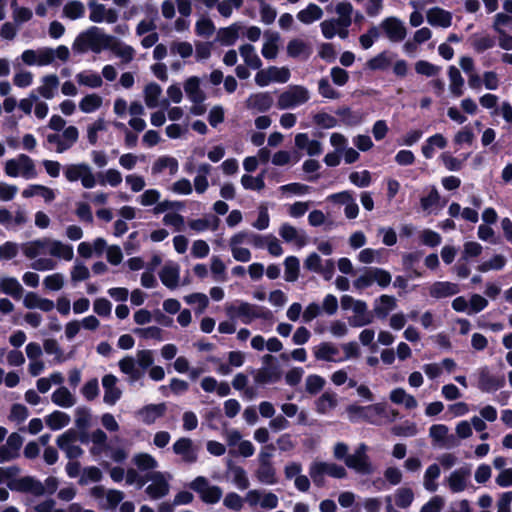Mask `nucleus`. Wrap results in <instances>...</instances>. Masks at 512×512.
Instances as JSON below:
<instances>
[{"mask_svg": "<svg viewBox=\"0 0 512 512\" xmlns=\"http://www.w3.org/2000/svg\"><path fill=\"white\" fill-rule=\"evenodd\" d=\"M320 29L323 37L327 40L335 36L346 39L349 35L348 27L343 26L335 18L324 20L320 23Z\"/></svg>", "mask_w": 512, "mask_h": 512, "instance_id": "28", "label": "nucleus"}, {"mask_svg": "<svg viewBox=\"0 0 512 512\" xmlns=\"http://www.w3.org/2000/svg\"><path fill=\"white\" fill-rule=\"evenodd\" d=\"M111 41V35L105 34L100 28L92 26L75 38L72 48L77 53H84L88 50L100 53L102 50L108 49Z\"/></svg>", "mask_w": 512, "mask_h": 512, "instance_id": "2", "label": "nucleus"}, {"mask_svg": "<svg viewBox=\"0 0 512 512\" xmlns=\"http://www.w3.org/2000/svg\"><path fill=\"white\" fill-rule=\"evenodd\" d=\"M338 404L337 395L332 392L323 393L316 401V409L320 414H326Z\"/></svg>", "mask_w": 512, "mask_h": 512, "instance_id": "63", "label": "nucleus"}, {"mask_svg": "<svg viewBox=\"0 0 512 512\" xmlns=\"http://www.w3.org/2000/svg\"><path fill=\"white\" fill-rule=\"evenodd\" d=\"M132 462L142 472L152 471L156 469L159 464L158 461L149 453H137L133 456Z\"/></svg>", "mask_w": 512, "mask_h": 512, "instance_id": "56", "label": "nucleus"}, {"mask_svg": "<svg viewBox=\"0 0 512 512\" xmlns=\"http://www.w3.org/2000/svg\"><path fill=\"white\" fill-rule=\"evenodd\" d=\"M245 502L251 508L259 507L264 510H273L278 507L279 498L269 490L251 489L245 494Z\"/></svg>", "mask_w": 512, "mask_h": 512, "instance_id": "12", "label": "nucleus"}, {"mask_svg": "<svg viewBox=\"0 0 512 512\" xmlns=\"http://www.w3.org/2000/svg\"><path fill=\"white\" fill-rule=\"evenodd\" d=\"M240 28L238 24H232L229 27L220 29L217 33V40L224 46L235 44L239 37Z\"/></svg>", "mask_w": 512, "mask_h": 512, "instance_id": "61", "label": "nucleus"}, {"mask_svg": "<svg viewBox=\"0 0 512 512\" xmlns=\"http://www.w3.org/2000/svg\"><path fill=\"white\" fill-rule=\"evenodd\" d=\"M75 78L79 85L92 89L100 88L103 84L102 77L91 70L81 71L76 74Z\"/></svg>", "mask_w": 512, "mask_h": 512, "instance_id": "51", "label": "nucleus"}, {"mask_svg": "<svg viewBox=\"0 0 512 512\" xmlns=\"http://www.w3.org/2000/svg\"><path fill=\"white\" fill-rule=\"evenodd\" d=\"M162 284L168 289H175L180 282V266L176 262L168 261L159 272Z\"/></svg>", "mask_w": 512, "mask_h": 512, "instance_id": "25", "label": "nucleus"}, {"mask_svg": "<svg viewBox=\"0 0 512 512\" xmlns=\"http://www.w3.org/2000/svg\"><path fill=\"white\" fill-rule=\"evenodd\" d=\"M352 311L354 315L348 320L352 327H363L373 322V316L369 312L366 302L361 301Z\"/></svg>", "mask_w": 512, "mask_h": 512, "instance_id": "37", "label": "nucleus"}, {"mask_svg": "<svg viewBox=\"0 0 512 512\" xmlns=\"http://www.w3.org/2000/svg\"><path fill=\"white\" fill-rule=\"evenodd\" d=\"M387 38L392 42H401L407 35L405 24L397 17H387L381 24Z\"/></svg>", "mask_w": 512, "mask_h": 512, "instance_id": "21", "label": "nucleus"}, {"mask_svg": "<svg viewBox=\"0 0 512 512\" xmlns=\"http://www.w3.org/2000/svg\"><path fill=\"white\" fill-rule=\"evenodd\" d=\"M169 477L170 476L167 477L164 473L159 471L146 474L145 480L151 482L145 489L149 498L157 500L168 495L170 491Z\"/></svg>", "mask_w": 512, "mask_h": 512, "instance_id": "14", "label": "nucleus"}, {"mask_svg": "<svg viewBox=\"0 0 512 512\" xmlns=\"http://www.w3.org/2000/svg\"><path fill=\"white\" fill-rule=\"evenodd\" d=\"M118 379L113 374H107L102 378L104 389L103 402L113 406L122 396V390L117 386Z\"/></svg>", "mask_w": 512, "mask_h": 512, "instance_id": "24", "label": "nucleus"}, {"mask_svg": "<svg viewBox=\"0 0 512 512\" xmlns=\"http://www.w3.org/2000/svg\"><path fill=\"white\" fill-rule=\"evenodd\" d=\"M335 12L338 15V18H335L336 21H338L343 26H346L349 28V26L352 23V13H353V6L349 2H340L335 7Z\"/></svg>", "mask_w": 512, "mask_h": 512, "instance_id": "64", "label": "nucleus"}, {"mask_svg": "<svg viewBox=\"0 0 512 512\" xmlns=\"http://www.w3.org/2000/svg\"><path fill=\"white\" fill-rule=\"evenodd\" d=\"M23 305L27 309H39L43 312H50L55 308V303L52 300L41 297L32 291L24 295Z\"/></svg>", "mask_w": 512, "mask_h": 512, "instance_id": "29", "label": "nucleus"}, {"mask_svg": "<svg viewBox=\"0 0 512 512\" xmlns=\"http://www.w3.org/2000/svg\"><path fill=\"white\" fill-rule=\"evenodd\" d=\"M470 469L468 467H460L452 471L445 478V485L451 493H461L465 491L470 485Z\"/></svg>", "mask_w": 512, "mask_h": 512, "instance_id": "16", "label": "nucleus"}, {"mask_svg": "<svg viewBox=\"0 0 512 512\" xmlns=\"http://www.w3.org/2000/svg\"><path fill=\"white\" fill-rule=\"evenodd\" d=\"M144 101L148 108H156L160 105L162 88L157 83H149L144 88Z\"/></svg>", "mask_w": 512, "mask_h": 512, "instance_id": "57", "label": "nucleus"}, {"mask_svg": "<svg viewBox=\"0 0 512 512\" xmlns=\"http://www.w3.org/2000/svg\"><path fill=\"white\" fill-rule=\"evenodd\" d=\"M392 280L391 274L378 267L366 268L362 274L353 282L357 290H363L377 283L380 287H387Z\"/></svg>", "mask_w": 512, "mask_h": 512, "instance_id": "10", "label": "nucleus"}, {"mask_svg": "<svg viewBox=\"0 0 512 512\" xmlns=\"http://www.w3.org/2000/svg\"><path fill=\"white\" fill-rule=\"evenodd\" d=\"M166 411V405L160 404H149L141 408L137 415L145 424H153L157 419L162 417Z\"/></svg>", "mask_w": 512, "mask_h": 512, "instance_id": "38", "label": "nucleus"}, {"mask_svg": "<svg viewBox=\"0 0 512 512\" xmlns=\"http://www.w3.org/2000/svg\"><path fill=\"white\" fill-rule=\"evenodd\" d=\"M279 235L284 241L292 243L299 248L303 247L307 243L305 233L288 223H284L280 226Z\"/></svg>", "mask_w": 512, "mask_h": 512, "instance_id": "30", "label": "nucleus"}, {"mask_svg": "<svg viewBox=\"0 0 512 512\" xmlns=\"http://www.w3.org/2000/svg\"><path fill=\"white\" fill-rule=\"evenodd\" d=\"M51 400L54 404L63 408H70L76 403L75 396L64 386L52 393Z\"/></svg>", "mask_w": 512, "mask_h": 512, "instance_id": "54", "label": "nucleus"}, {"mask_svg": "<svg viewBox=\"0 0 512 512\" xmlns=\"http://www.w3.org/2000/svg\"><path fill=\"white\" fill-rule=\"evenodd\" d=\"M92 447L90 453L94 456L100 455L103 451L108 450L107 435L101 429H96L90 435Z\"/></svg>", "mask_w": 512, "mask_h": 512, "instance_id": "62", "label": "nucleus"}, {"mask_svg": "<svg viewBox=\"0 0 512 512\" xmlns=\"http://www.w3.org/2000/svg\"><path fill=\"white\" fill-rule=\"evenodd\" d=\"M440 467L438 464H431L427 467L423 475V487L429 492H435L438 489L437 479L440 476Z\"/></svg>", "mask_w": 512, "mask_h": 512, "instance_id": "55", "label": "nucleus"}, {"mask_svg": "<svg viewBox=\"0 0 512 512\" xmlns=\"http://www.w3.org/2000/svg\"><path fill=\"white\" fill-rule=\"evenodd\" d=\"M239 54L247 67L253 70H259L262 67V60L251 44H242L239 46Z\"/></svg>", "mask_w": 512, "mask_h": 512, "instance_id": "42", "label": "nucleus"}, {"mask_svg": "<svg viewBox=\"0 0 512 512\" xmlns=\"http://www.w3.org/2000/svg\"><path fill=\"white\" fill-rule=\"evenodd\" d=\"M228 473L231 476L232 482L240 490H246L250 486V481L247 472L241 466L230 465Z\"/></svg>", "mask_w": 512, "mask_h": 512, "instance_id": "58", "label": "nucleus"}, {"mask_svg": "<svg viewBox=\"0 0 512 512\" xmlns=\"http://www.w3.org/2000/svg\"><path fill=\"white\" fill-rule=\"evenodd\" d=\"M152 174L159 175L164 170H168L171 176H174L179 170V164L176 158L171 156H160L152 165Z\"/></svg>", "mask_w": 512, "mask_h": 512, "instance_id": "43", "label": "nucleus"}, {"mask_svg": "<svg viewBox=\"0 0 512 512\" xmlns=\"http://www.w3.org/2000/svg\"><path fill=\"white\" fill-rule=\"evenodd\" d=\"M22 62L28 66H48L52 64V54L49 47L26 49L20 56Z\"/></svg>", "mask_w": 512, "mask_h": 512, "instance_id": "19", "label": "nucleus"}, {"mask_svg": "<svg viewBox=\"0 0 512 512\" xmlns=\"http://www.w3.org/2000/svg\"><path fill=\"white\" fill-rule=\"evenodd\" d=\"M219 219L215 216H207L201 219H193L188 222V226L195 232H203L211 229L216 230L219 226Z\"/></svg>", "mask_w": 512, "mask_h": 512, "instance_id": "60", "label": "nucleus"}, {"mask_svg": "<svg viewBox=\"0 0 512 512\" xmlns=\"http://www.w3.org/2000/svg\"><path fill=\"white\" fill-rule=\"evenodd\" d=\"M225 311L230 317L240 318L244 324H250L255 319H271L272 312L264 307L257 306L245 301H236L227 304Z\"/></svg>", "mask_w": 512, "mask_h": 512, "instance_id": "3", "label": "nucleus"}, {"mask_svg": "<svg viewBox=\"0 0 512 512\" xmlns=\"http://www.w3.org/2000/svg\"><path fill=\"white\" fill-rule=\"evenodd\" d=\"M311 98V92L303 85H289L277 98V108L280 110L294 109L306 104Z\"/></svg>", "mask_w": 512, "mask_h": 512, "instance_id": "5", "label": "nucleus"}, {"mask_svg": "<svg viewBox=\"0 0 512 512\" xmlns=\"http://www.w3.org/2000/svg\"><path fill=\"white\" fill-rule=\"evenodd\" d=\"M184 90L193 103H201L205 99V95L200 89V80L196 76L189 77L185 81Z\"/></svg>", "mask_w": 512, "mask_h": 512, "instance_id": "47", "label": "nucleus"}, {"mask_svg": "<svg viewBox=\"0 0 512 512\" xmlns=\"http://www.w3.org/2000/svg\"><path fill=\"white\" fill-rule=\"evenodd\" d=\"M21 249L23 255L33 260L31 268L35 271H50L57 267L53 258L71 261L74 257L73 246L51 237L37 238L19 245L13 241L0 244V261L14 259Z\"/></svg>", "mask_w": 512, "mask_h": 512, "instance_id": "1", "label": "nucleus"}, {"mask_svg": "<svg viewBox=\"0 0 512 512\" xmlns=\"http://www.w3.org/2000/svg\"><path fill=\"white\" fill-rule=\"evenodd\" d=\"M392 500H394L397 507L407 509L414 500V492L409 487H400L395 490L393 495L386 496V512H398L392 504Z\"/></svg>", "mask_w": 512, "mask_h": 512, "instance_id": "18", "label": "nucleus"}, {"mask_svg": "<svg viewBox=\"0 0 512 512\" xmlns=\"http://www.w3.org/2000/svg\"><path fill=\"white\" fill-rule=\"evenodd\" d=\"M312 352L319 361L342 362L338 347L331 342H321L312 348Z\"/></svg>", "mask_w": 512, "mask_h": 512, "instance_id": "26", "label": "nucleus"}, {"mask_svg": "<svg viewBox=\"0 0 512 512\" xmlns=\"http://www.w3.org/2000/svg\"><path fill=\"white\" fill-rule=\"evenodd\" d=\"M255 477L265 485H275L277 483L276 469L272 463H258Z\"/></svg>", "mask_w": 512, "mask_h": 512, "instance_id": "46", "label": "nucleus"}, {"mask_svg": "<svg viewBox=\"0 0 512 512\" xmlns=\"http://www.w3.org/2000/svg\"><path fill=\"white\" fill-rule=\"evenodd\" d=\"M245 103L248 109L265 112L271 108L273 98L267 92H258L251 94Z\"/></svg>", "mask_w": 512, "mask_h": 512, "instance_id": "33", "label": "nucleus"}, {"mask_svg": "<svg viewBox=\"0 0 512 512\" xmlns=\"http://www.w3.org/2000/svg\"><path fill=\"white\" fill-rule=\"evenodd\" d=\"M452 19V13L440 7L430 8L426 12V20L433 27L449 28L452 24Z\"/></svg>", "mask_w": 512, "mask_h": 512, "instance_id": "27", "label": "nucleus"}, {"mask_svg": "<svg viewBox=\"0 0 512 512\" xmlns=\"http://www.w3.org/2000/svg\"><path fill=\"white\" fill-rule=\"evenodd\" d=\"M59 86V78L56 74H48L40 79V85L36 92L44 99L51 100L55 97Z\"/></svg>", "mask_w": 512, "mask_h": 512, "instance_id": "32", "label": "nucleus"}, {"mask_svg": "<svg viewBox=\"0 0 512 512\" xmlns=\"http://www.w3.org/2000/svg\"><path fill=\"white\" fill-rule=\"evenodd\" d=\"M14 488L20 492H29L35 496H41L44 494V487H42V483L29 476L17 480Z\"/></svg>", "mask_w": 512, "mask_h": 512, "instance_id": "45", "label": "nucleus"}, {"mask_svg": "<svg viewBox=\"0 0 512 512\" xmlns=\"http://www.w3.org/2000/svg\"><path fill=\"white\" fill-rule=\"evenodd\" d=\"M295 146L300 150H305L309 156L320 155L323 151L322 143L318 140L310 139L307 133L296 134Z\"/></svg>", "mask_w": 512, "mask_h": 512, "instance_id": "34", "label": "nucleus"}, {"mask_svg": "<svg viewBox=\"0 0 512 512\" xmlns=\"http://www.w3.org/2000/svg\"><path fill=\"white\" fill-rule=\"evenodd\" d=\"M429 436L434 444L444 449L455 448L459 442L454 434H451L449 428L444 424H434L429 428Z\"/></svg>", "mask_w": 512, "mask_h": 512, "instance_id": "15", "label": "nucleus"}, {"mask_svg": "<svg viewBox=\"0 0 512 512\" xmlns=\"http://www.w3.org/2000/svg\"><path fill=\"white\" fill-rule=\"evenodd\" d=\"M0 290L14 299H20L24 292L20 281L16 277L9 275L0 276Z\"/></svg>", "mask_w": 512, "mask_h": 512, "instance_id": "35", "label": "nucleus"}, {"mask_svg": "<svg viewBox=\"0 0 512 512\" xmlns=\"http://www.w3.org/2000/svg\"><path fill=\"white\" fill-rule=\"evenodd\" d=\"M103 105V98L96 93L85 95L78 103L79 109L85 114H91L99 110Z\"/></svg>", "mask_w": 512, "mask_h": 512, "instance_id": "50", "label": "nucleus"}, {"mask_svg": "<svg viewBox=\"0 0 512 512\" xmlns=\"http://www.w3.org/2000/svg\"><path fill=\"white\" fill-rule=\"evenodd\" d=\"M108 49H110L116 57H118L121 60V63L128 64L130 63L136 54L135 49L125 44L121 41H118L112 36V41L110 42V46H108Z\"/></svg>", "mask_w": 512, "mask_h": 512, "instance_id": "39", "label": "nucleus"}, {"mask_svg": "<svg viewBox=\"0 0 512 512\" xmlns=\"http://www.w3.org/2000/svg\"><path fill=\"white\" fill-rule=\"evenodd\" d=\"M346 412L351 422L365 420L371 424H379L378 418L386 416L385 406L380 403L368 406L349 405Z\"/></svg>", "mask_w": 512, "mask_h": 512, "instance_id": "8", "label": "nucleus"}, {"mask_svg": "<svg viewBox=\"0 0 512 512\" xmlns=\"http://www.w3.org/2000/svg\"><path fill=\"white\" fill-rule=\"evenodd\" d=\"M323 14V9L320 6L315 3H309L297 13L296 17L302 24L311 25L319 21L323 17Z\"/></svg>", "mask_w": 512, "mask_h": 512, "instance_id": "41", "label": "nucleus"}, {"mask_svg": "<svg viewBox=\"0 0 512 512\" xmlns=\"http://www.w3.org/2000/svg\"><path fill=\"white\" fill-rule=\"evenodd\" d=\"M447 146V140L442 134L430 136L422 146V154L426 159H431L435 148L444 149Z\"/></svg>", "mask_w": 512, "mask_h": 512, "instance_id": "52", "label": "nucleus"}, {"mask_svg": "<svg viewBox=\"0 0 512 512\" xmlns=\"http://www.w3.org/2000/svg\"><path fill=\"white\" fill-rule=\"evenodd\" d=\"M24 198H30L33 196H41L46 202H51L55 199V192L44 185L34 184L30 185L22 191Z\"/></svg>", "mask_w": 512, "mask_h": 512, "instance_id": "53", "label": "nucleus"}, {"mask_svg": "<svg viewBox=\"0 0 512 512\" xmlns=\"http://www.w3.org/2000/svg\"><path fill=\"white\" fill-rule=\"evenodd\" d=\"M90 14L89 19L94 23H109L113 24L118 19V13L115 9L106 8L103 4L91 2L89 4Z\"/></svg>", "mask_w": 512, "mask_h": 512, "instance_id": "23", "label": "nucleus"}, {"mask_svg": "<svg viewBox=\"0 0 512 512\" xmlns=\"http://www.w3.org/2000/svg\"><path fill=\"white\" fill-rule=\"evenodd\" d=\"M280 40L281 37L278 32H265L264 42L261 49V54L265 59L271 60L277 57Z\"/></svg>", "mask_w": 512, "mask_h": 512, "instance_id": "31", "label": "nucleus"}, {"mask_svg": "<svg viewBox=\"0 0 512 512\" xmlns=\"http://www.w3.org/2000/svg\"><path fill=\"white\" fill-rule=\"evenodd\" d=\"M76 441L77 433L70 429L61 434L56 443L69 459H76L83 454L82 448L76 444Z\"/></svg>", "mask_w": 512, "mask_h": 512, "instance_id": "20", "label": "nucleus"}, {"mask_svg": "<svg viewBox=\"0 0 512 512\" xmlns=\"http://www.w3.org/2000/svg\"><path fill=\"white\" fill-rule=\"evenodd\" d=\"M189 487L206 504L218 503L223 495L222 489L217 485L210 484L209 480L204 476H197L189 483Z\"/></svg>", "mask_w": 512, "mask_h": 512, "instance_id": "11", "label": "nucleus"}, {"mask_svg": "<svg viewBox=\"0 0 512 512\" xmlns=\"http://www.w3.org/2000/svg\"><path fill=\"white\" fill-rule=\"evenodd\" d=\"M22 444L23 438L21 435L18 433L10 434L6 443L0 446V463L16 459L19 456Z\"/></svg>", "mask_w": 512, "mask_h": 512, "instance_id": "22", "label": "nucleus"}, {"mask_svg": "<svg viewBox=\"0 0 512 512\" xmlns=\"http://www.w3.org/2000/svg\"><path fill=\"white\" fill-rule=\"evenodd\" d=\"M289 57L298 59H308L312 53L310 45L300 38L291 39L286 47Z\"/></svg>", "mask_w": 512, "mask_h": 512, "instance_id": "36", "label": "nucleus"}, {"mask_svg": "<svg viewBox=\"0 0 512 512\" xmlns=\"http://www.w3.org/2000/svg\"><path fill=\"white\" fill-rule=\"evenodd\" d=\"M290 70L287 67L270 66L266 69H259L255 75V83L259 87H266L272 82L286 83L290 79Z\"/></svg>", "mask_w": 512, "mask_h": 512, "instance_id": "13", "label": "nucleus"}, {"mask_svg": "<svg viewBox=\"0 0 512 512\" xmlns=\"http://www.w3.org/2000/svg\"><path fill=\"white\" fill-rule=\"evenodd\" d=\"M460 291L456 283L448 281H438L429 287V294L436 299L446 298L456 295Z\"/></svg>", "mask_w": 512, "mask_h": 512, "instance_id": "40", "label": "nucleus"}, {"mask_svg": "<svg viewBox=\"0 0 512 512\" xmlns=\"http://www.w3.org/2000/svg\"><path fill=\"white\" fill-rule=\"evenodd\" d=\"M390 400L395 404H402L407 409H414L418 406V402L414 396L408 394L402 388H396L390 393Z\"/></svg>", "mask_w": 512, "mask_h": 512, "instance_id": "59", "label": "nucleus"}, {"mask_svg": "<svg viewBox=\"0 0 512 512\" xmlns=\"http://www.w3.org/2000/svg\"><path fill=\"white\" fill-rule=\"evenodd\" d=\"M174 454L181 458L186 464H193L198 460V449L193 441L187 437L177 439L172 445Z\"/></svg>", "mask_w": 512, "mask_h": 512, "instance_id": "17", "label": "nucleus"}, {"mask_svg": "<svg viewBox=\"0 0 512 512\" xmlns=\"http://www.w3.org/2000/svg\"><path fill=\"white\" fill-rule=\"evenodd\" d=\"M4 171L11 178L22 177L31 180L38 176L34 160L26 154H19L15 158L8 159L4 164Z\"/></svg>", "mask_w": 512, "mask_h": 512, "instance_id": "4", "label": "nucleus"}, {"mask_svg": "<svg viewBox=\"0 0 512 512\" xmlns=\"http://www.w3.org/2000/svg\"><path fill=\"white\" fill-rule=\"evenodd\" d=\"M345 465L360 475H371L376 470L365 443H360L354 452L345 458Z\"/></svg>", "mask_w": 512, "mask_h": 512, "instance_id": "6", "label": "nucleus"}, {"mask_svg": "<svg viewBox=\"0 0 512 512\" xmlns=\"http://www.w3.org/2000/svg\"><path fill=\"white\" fill-rule=\"evenodd\" d=\"M309 475L317 486H323L326 475L343 479L347 476L346 469L333 462L314 461L309 467Z\"/></svg>", "mask_w": 512, "mask_h": 512, "instance_id": "7", "label": "nucleus"}, {"mask_svg": "<svg viewBox=\"0 0 512 512\" xmlns=\"http://www.w3.org/2000/svg\"><path fill=\"white\" fill-rule=\"evenodd\" d=\"M479 389L484 392L496 391L503 386V380L495 379L489 372L488 368L484 367L479 370Z\"/></svg>", "mask_w": 512, "mask_h": 512, "instance_id": "48", "label": "nucleus"}, {"mask_svg": "<svg viewBox=\"0 0 512 512\" xmlns=\"http://www.w3.org/2000/svg\"><path fill=\"white\" fill-rule=\"evenodd\" d=\"M64 176L71 183L80 180L85 189H92L97 184L91 166L84 162L66 165L64 167Z\"/></svg>", "mask_w": 512, "mask_h": 512, "instance_id": "9", "label": "nucleus"}, {"mask_svg": "<svg viewBox=\"0 0 512 512\" xmlns=\"http://www.w3.org/2000/svg\"><path fill=\"white\" fill-rule=\"evenodd\" d=\"M397 307V300L390 295H381L374 303V313L378 318H386Z\"/></svg>", "mask_w": 512, "mask_h": 512, "instance_id": "44", "label": "nucleus"}, {"mask_svg": "<svg viewBox=\"0 0 512 512\" xmlns=\"http://www.w3.org/2000/svg\"><path fill=\"white\" fill-rule=\"evenodd\" d=\"M449 90L454 97H460L464 92V78L455 66L448 68Z\"/></svg>", "mask_w": 512, "mask_h": 512, "instance_id": "49", "label": "nucleus"}]
</instances>
